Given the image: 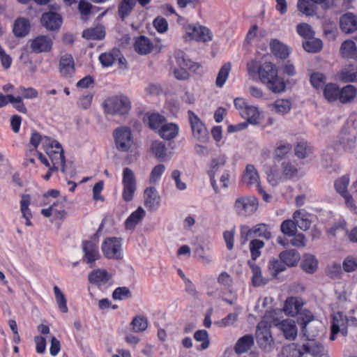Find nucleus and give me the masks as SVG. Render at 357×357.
I'll list each match as a JSON object with an SVG mask.
<instances>
[{
  "instance_id": "obj_1",
  "label": "nucleus",
  "mask_w": 357,
  "mask_h": 357,
  "mask_svg": "<svg viewBox=\"0 0 357 357\" xmlns=\"http://www.w3.org/2000/svg\"><path fill=\"white\" fill-rule=\"evenodd\" d=\"M278 68L271 62H264L258 68L261 82L272 92L278 93L284 91L285 83L278 77Z\"/></svg>"
},
{
  "instance_id": "obj_2",
  "label": "nucleus",
  "mask_w": 357,
  "mask_h": 357,
  "mask_svg": "<svg viewBox=\"0 0 357 357\" xmlns=\"http://www.w3.org/2000/svg\"><path fill=\"white\" fill-rule=\"evenodd\" d=\"M102 106L107 114L124 116L131 109V101L127 96L119 94L107 98Z\"/></svg>"
},
{
  "instance_id": "obj_3",
  "label": "nucleus",
  "mask_w": 357,
  "mask_h": 357,
  "mask_svg": "<svg viewBox=\"0 0 357 357\" xmlns=\"http://www.w3.org/2000/svg\"><path fill=\"white\" fill-rule=\"evenodd\" d=\"M255 338L259 348L270 352L274 347V340L271 332V324L264 319L257 326Z\"/></svg>"
},
{
  "instance_id": "obj_4",
  "label": "nucleus",
  "mask_w": 357,
  "mask_h": 357,
  "mask_svg": "<svg viewBox=\"0 0 357 357\" xmlns=\"http://www.w3.org/2000/svg\"><path fill=\"white\" fill-rule=\"evenodd\" d=\"M116 149L120 152H128L134 146V139L128 127L122 126L113 132Z\"/></svg>"
},
{
  "instance_id": "obj_5",
  "label": "nucleus",
  "mask_w": 357,
  "mask_h": 357,
  "mask_svg": "<svg viewBox=\"0 0 357 357\" xmlns=\"http://www.w3.org/2000/svg\"><path fill=\"white\" fill-rule=\"evenodd\" d=\"M355 321L356 319L353 317L349 318L340 312L334 313L331 321V334L330 340L331 341L335 340L336 335L339 333L343 336H347L348 333V326Z\"/></svg>"
},
{
  "instance_id": "obj_6",
  "label": "nucleus",
  "mask_w": 357,
  "mask_h": 357,
  "mask_svg": "<svg viewBox=\"0 0 357 357\" xmlns=\"http://www.w3.org/2000/svg\"><path fill=\"white\" fill-rule=\"evenodd\" d=\"M188 114L194 139L200 143L208 142V132L203 122L193 112L189 110Z\"/></svg>"
},
{
  "instance_id": "obj_7",
  "label": "nucleus",
  "mask_w": 357,
  "mask_h": 357,
  "mask_svg": "<svg viewBox=\"0 0 357 357\" xmlns=\"http://www.w3.org/2000/svg\"><path fill=\"white\" fill-rule=\"evenodd\" d=\"M104 256L109 259L120 260L123 259L122 243L120 238L109 237L102 245Z\"/></svg>"
},
{
  "instance_id": "obj_8",
  "label": "nucleus",
  "mask_w": 357,
  "mask_h": 357,
  "mask_svg": "<svg viewBox=\"0 0 357 357\" xmlns=\"http://www.w3.org/2000/svg\"><path fill=\"white\" fill-rule=\"evenodd\" d=\"M183 29L186 36L197 42L207 43L213 40L211 31L204 26L187 24Z\"/></svg>"
},
{
  "instance_id": "obj_9",
  "label": "nucleus",
  "mask_w": 357,
  "mask_h": 357,
  "mask_svg": "<svg viewBox=\"0 0 357 357\" xmlns=\"http://www.w3.org/2000/svg\"><path fill=\"white\" fill-rule=\"evenodd\" d=\"M258 208L257 199L254 197H238L234 203V209L241 216L253 214Z\"/></svg>"
},
{
  "instance_id": "obj_10",
  "label": "nucleus",
  "mask_w": 357,
  "mask_h": 357,
  "mask_svg": "<svg viewBox=\"0 0 357 357\" xmlns=\"http://www.w3.org/2000/svg\"><path fill=\"white\" fill-rule=\"evenodd\" d=\"M123 199L125 202H130L137 188L136 178L134 172L128 167L123 171Z\"/></svg>"
},
{
  "instance_id": "obj_11",
  "label": "nucleus",
  "mask_w": 357,
  "mask_h": 357,
  "mask_svg": "<svg viewBox=\"0 0 357 357\" xmlns=\"http://www.w3.org/2000/svg\"><path fill=\"white\" fill-rule=\"evenodd\" d=\"M303 354H308L312 357H326L328 356V349L321 341L310 340L302 346Z\"/></svg>"
},
{
  "instance_id": "obj_12",
  "label": "nucleus",
  "mask_w": 357,
  "mask_h": 357,
  "mask_svg": "<svg viewBox=\"0 0 357 357\" xmlns=\"http://www.w3.org/2000/svg\"><path fill=\"white\" fill-rule=\"evenodd\" d=\"M32 52L35 54L47 53L51 51L53 40L47 36H38L29 41Z\"/></svg>"
},
{
  "instance_id": "obj_13",
  "label": "nucleus",
  "mask_w": 357,
  "mask_h": 357,
  "mask_svg": "<svg viewBox=\"0 0 357 357\" xmlns=\"http://www.w3.org/2000/svg\"><path fill=\"white\" fill-rule=\"evenodd\" d=\"M84 257L83 261L93 267L96 261L100 259L98 243L95 241H89L83 243Z\"/></svg>"
},
{
  "instance_id": "obj_14",
  "label": "nucleus",
  "mask_w": 357,
  "mask_h": 357,
  "mask_svg": "<svg viewBox=\"0 0 357 357\" xmlns=\"http://www.w3.org/2000/svg\"><path fill=\"white\" fill-rule=\"evenodd\" d=\"M112 278V275L105 269L97 268L91 271L88 275L89 282L98 287L108 284Z\"/></svg>"
},
{
  "instance_id": "obj_15",
  "label": "nucleus",
  "mask_w": 357,
  "mask_h": 357,
  "mask_svg": "<svg viewBox=\"0 0 357 357\" xmlns=\"http://www.w3.org/2000/svg\"><path fill=\"white\" fill-rule=\"evenodd\" d=\"M59 70L61 75L64 78H70L75 73V61L73 56L70 54L62 55L59 59Z\"/></svg>"
},
{
  "instance_id": "obj_16",
  "label": "nucleus",
  "mask_w": 357,
  "mask_h": 357,
  "mask_svg": "<svg viewBox=\"0 0 357 357\" xmlns=\"http://www.w3.org/2000/svg\"><path fill=\"white\" fill-rule=\"evenodd\" d=\"M275 326L282 331L283 335L287 340H294L297 336V327L296 323L292 319H284L275 323Z\"/></svg>"
},
{
  "instance_id": "obj_17",
  "label": "nucleus",
  "mask_w": 357,
  "mask_h": 357,
  "mask_svg": "<svg viewBox=\"0 0 357 357\" xmlns=\"http://www.w3.org/2000/svg\"><path fill=\"white\" fill-rule=\"evenodd\" d=\"M42 25L50 31L58 30L62 24L61 16L53 11L45 13L41 17Z\"/></svg>"
},
{
  "instance_id": "obj_18",
  "label": "nucleus",
  "mask_w": 357,
  "mask_h": 357,
  "mask_svg": "<svg viewBox=\"0 0 357 357\" xmlns=\"http://www.w3.org/2000/svg\"><path fill=\"white\" fill-rule=\"evenodd\" d=\"M41 214L47 218L53 216L55 220H63L66 214L63 202L52 203L48 208L42 209Z\"/></svg>"
},
{
  "instance_id": "obj_19",
  "label": "nucleus",
  "mask_w": 357,
  "mask_h": 357,
  "mask_svg": "<svg viewBox=\"0 0 357 357\" xmlns=\"http://www.w3.org/2000/svg\"><path fill=\"white\" fill-rule=\"evenodd\" d=\"M160 205V196L154 187H149L144 190V206L149 211L156 210Z\"/></svg>"
},
{
  "instance_id": "obj_20",
  "label": "nucleus",
  "mask_w": 357,
  "mask_h": 357,
  "mask_svg": "<svg viewBox=\"0 0 357 357\" xmlns=\"http://www.w3.org/2000/svg\"><path fill=\"white\" fill-rule=\"evenodd\" d=\"M50 158L53 167L50 168V171L57 170L61 167V171L63 173H66L65 157L63 150L61 146L60 149H55L51 154H47Z\"/></svg>"
},
{
  "instance_id": "obj_21",
  "label": "nucleus",
  "mask_w": 357,
  "mask_h": 357,
  "mask_svg": "<svg viewBox=\"0 0 357 357\" xmlns=\"http://www.w3.org/2000/svg\"><path fill=\"white\" fill-rule=\"evenodd\" d=\"M303 305V302L301 298L289 297L284 302L283 310L287 315L294 317L297 315Z\"/></svg>"
},
{
  "instance_id": "obj_22",
  "label": "nucleus",
  "mask_w": 357,
  "mask_h": 357,
  "mask_svg": "<svg viewBox=\"0 0 357 357\" xmlns=\"http://www.w3.org/2000/svg\"><path fill=\"white\" fill-rule=\"evenodd\" d=\"M146 215V212L142 207L139 206L132 212L125 221L124 225L126 230L133 231L135 227L139 225Z\"/></svg>"
},
{
  "instance_id": "obj_23",
  "label": "nucleus",
  "mask_w": 357,
  "mask_h": 357,
  "mask_svg": "<svg viewBox=\"0 0 357 357\" xmlns=\"http://www.w3.org/2000/svg\"><path fill=\"white\" fill-rule=\"evenodd\" d=\"M338 142L345 150H351L356 144L355 132L344 129L338 136Z\"/></svg>"
},
{
  "instance_id": "obj_24",
  "label": "nucleus",
  "mask_w": 357,
  "mask_h": 357,
  "mask_svg": "<svg viewBox=\"0 0 357 357\" xmlns=\"http://www.w3.org/2000/svg\"><path fill=\"white\" fill-rule=\"evenodd\" d=\"M340 27L342 30L350 33L357 29V17L352 13H346L340 18Z\"/></svg>"
},
{
  "instance_id": "obj_25",
  "label": "nucleus",
  "mask_w": 357,
  "mask_h": 357,
  "mask_svg": "<svg viewBox=\"0 0 357 357\" xmlns=\"http://www.w3.org/2000/svg\"><path fill=\"white\" fill-rule=\"evenodd\" d=\"M279 257L284 265L289 267L296 266L301 259L299 252L294 249H290L280 252Z\"/></svg>"
},
{
  "instance_id": "obj_26",
  "label": "nucleus",
  "mask_w": 357,
  "mask_h": 357,
  "mask_svg": "<svg viewBox=\"0 0 357 357\" xmlns=\"http://www.w3.org/2000/svg\"><path fill=\"white\" fill-rule=\"evenodd\" d=\"M179 127L174 123H165L158 130V133L161 138L165 140L174 139L178 134Z\"/></svg>"
},
{
  "instance_id": "obj_27",
  "label": "nucleus",
  "mask_w": 357,
  "mask_h": 357,
  "mask_svg": "<svg viewBox=\"0 0 357 357\" xmlns=\"http://www.w3.org/2000/svg\"><path fill=\"white\" fill-rule=\"evenodd\" d=\"M340 53L342 58L357 60V47L351 40H346L342 43Z\"/></svg>"
},
{
  "instance_id": "obj_28",
  "label": "nucleus",
  "mask_w": 357,
  "mask_h": 357,
  "mask_svg": "<svg viewBox=\"0 0 357 357\" xmlns=\"http://www.w3.org/2000/svg\"><path fill=\"white\" fill-rule=\"evenodd\" d=\"M293 219L296 222V227H299L303 231L310 229L311 221L309 219V215L303 210H298L293 214Z\"/></svg>"
},
{
  "instance_id": "obj_29",
  "label": "nucleus",
  "mask_w": 357,
  "mask_h": 357,
  "mask_svg": "<svg viewBox=\"0 0 357 357\" xmlns=\"http://www.w3.org/2000/svg\"><path fill=\"white\" fill-rule=\"evenodd\" d=\"M254 344V338L252 335H245L236 342L234 350L238 354L246 353Z\"/></svg>"
},
{
  "instance_id": "obj_30",
  "label": "nucleus",
  "mask_w": 357,
  "mask_h": 357,
  "mask_svg": "<svg viewBox=\"0 0 357 357\" xmlns=\"http://www.w3.org/2000/svg\"><path fill=\"white\" fill-rule=\"evenodd\" d=\"M241 116L247 120V121L253 125L260 123L261 116L258 109L256 107L248 105L241 112Z\"/></svg>"
},
{
  "instance_id": "obj_31",
  "label": "nucleus",
  "mask_w": 357,
  "mask_h": 357,
  "mask_svg": "<svg viewBox=\"0 0 357 357\" xmlns=\"http://www.w3.org/2000/svg\"><path fill=\"white\" fill-rule=\"evenodd\" d=\"M272 53L280 59H286L289 52L288 47L277 39H273L270 43Z\"/></svg>"
},
{
  "instance_id": "obj_32",
  "label": "nucleus",
  "mask_w": 357,
  "mask_h": 357,
  "mask_svg": "<svg viewBox=\"0 0 357 357\" xmlns=\"http://www.w3.org/2000/svg\"><path fill=\"white\" fill-rule=\"evenodd\" d=\"M243 182L248 185L259 184V176L257 171L253 165L249 164L246 166L243 176Z\"/></svg>"
},
{
  "instance_id": "obj_33",
  "label": "nucleus",
  "mask_w": 357,
  "mask_h": 357,
  "mask_svg": "<svg viewBox=\"0 0 357 357\" xmlns=\"http://www.w3.org/2000/svg\"><path fill=\"white\" fill-rule=\"evenodd\" d=\"M302 269L307 273H314L318 266V261L314 255L305 254L301 263Z\"/></svg>"
},
{
  "instance_id": "obj_34",
  "label": "nucleus",
  "mask_w": 357,
  "mask_h": 357,
  "mask_svg": "<svg viewBox=\"0 0 357 357\" xmlns=\"http://www.w3.org/2000/svg\"><path fill=\"white\" fill-rule=\"evenodd\" d=\"M272 111L284 115L289 113L291 109V102L287 99H278L270 105Z\"/></svg>"
},
{
  "instance_id": "obj_35",
  "label": "nucleus",
  "mask_w": 357,
  "mask_h": 357,
  "mask_svg": "<svg viewBox=\"0 0 357 357\" xmlns=\"http://www.w3.org/2000/svg\"><path fill=\"white\" fill-rule=\"evenodd\" d=\"M226 161L227 158L225 155H220L211 160V174L210 175V177L211 185L215 192H218V186L214 178V174L219 167H222L226 164Z\"/></svg>"
},
{
  "instance_id": "obj_36",
  "label": "nucleus",
  "mask_w": 357,
  "mask_h": 357,
  "mask_svg": "<svg viewBox=\"0 0 357 357\" xmlns=\"http://www.w3.org/2000/svg\"><path fill=\"white\" fill-rule=\"evenodd\" d=\"M135 6L136 0H121L118 7L120 18L124 20L131 13Z\"/></svg>"
},
{
  "instance_id": "obj_37",
  "label": "nucleus",
  "mask_w": 357,
  "mask_h": 357,
  "mask_svg": "<svg viewBox=\"0 0 357 357\" xmlns=\"http://www.w3.org/2000/svg\"><path fill=\"white\" fill-rule=\"evenodd\" d=\"M153 48V44L145 36H140L135 43V49L140 54H149Z\"/></svg>"
},
{
  "instance_id": "obj_38",
  "label": "nucleus",
  "mask_w": 357,
  "mask_h": 357,
  "mask_svg": "<svg viewBox=\"0 0 357 357\" xmlns=\"http://www.w3.org/2000/svg\"><path fill=\"white\" fill-rule=\"evenodd\" d=\"M29 28L30 24L28 20L19 18L15 22L13 32L17 37H24L29 33Z\"/></svg>"
},
{
  "instance_id": "obj_39",
  "label": "nucleus",
  "mask_w": 357,
  "mask_h": 357,
  "mask_svg": "<svg viewBox=\"0 0 357 357\" xmlns=\"http://www.w3.org/2000/svg\"><path fill=\"white\" fill-rule=\"evenodd\" d=\"M105 35V29L100 25L84 30L82 33V36L87 40H102Z\"/></svg>"
},
{
  "instance_id": "obj_40",
  "label": "nucleus",
  "mask_w": 357,
  "mask_h": 357,
  "mask_svg": "<svg viewBox=\"0 0 357 357\" xmlns=\"http://www.w3.org/2000/svg\"><path fill=\"white\" fill-rule=\"evenodd\" d=\"M303 355L301 350L296 344H290L282 347L278 357H302Z\"/></svg>"
},
{
  "instance_id": "obj_41",
  "label": "nucleus",
  "mask_w": 357,
  "mask_h": 357,
  "mask_svg": "<svg viewBox=\"0 0 357 357\" xmlns=\"http://www.w3.org/2000/svg\"><path fill=\"white\" fill-rule=\"evenodd\" d=\"M291 149L292 146L290 143L286 141H280L277 143L274 150V158L276 160H281L290 153Z\"/></svg>"
},
{
  "instance_id": "obj_42",
  "label": "nucleus",
  "mask_w": 357,
  "mask_h": 357,
  "mask_svg": "<svg viewBox=\"0 0 357 357\" xmlns=\"http://www.w3.org/2000/svg\"><path fill=\"white\" fill-rule=\"evenodd\" d=\"M194 254L204 265H209L213 261L212 256L209 252L208 248L206 249L202 245L197 246L194 250Z\"/></svg>"
},
{
  "instance_id": "obj_43",
  "label": "nucleus",
  "mask_w": 357,
  "mask_h": 357,
  "mask_svg": "<svg viewBox=\"0 0 357 357\" xmlns=\"http://www.w3.org/2000/svg\"><path fill=\"white\" fill-rule=\"evenodd\" d=\"M319 326H321L320 323H312L302 326V332L306 337L307 341L316 340L315 338L319 336Z\"/></svg>"
},
{
  "instance_id": "obj_44",
  "label": "nucleus",
  "mask_w": 357,
  "mask_h": 357,
  "mask_svg": "<svg viewBox=\"0 0 357 357\" xmlns=\"http://www.w3.org/2000/svg\"><path fill=\"white\" fill-rule=\"evenodd\" d=\"M120 56L118 49H113L111 52L102 53L99 56L101 64L105 67L111 66Z\"/></svg>"
},
{
  "instance_id": "obj_45",
  "label": "nucleus",
  "mask_w": 357,
  "mask_h": 357,
  "mask_svg": "<svg viewBox=\"0 0 357 357\" xmlns=\"http://www.w3.org/2000/svg\"><path fill=\"white\" fill-rule=\"evenodd\" d=\"M147 123L149 125V127L153 130H158L164 125V123L166 121L165 118L158 114V113H153L151 114L147 115Z\"/></svg>"
},
{
  "instance_id": "obj_46",
  "label": "nucleus",
  "mask_w": 357,
  "mask_h": 357,
  "mask_svg": "<svg viewBox=\"0 0 357 357\" xmlns=\"http://www.w3.org/2000/svg\"><path fill=\"white\" fill-rule=\"evenodd\" d=\"M339 100L342 103L351 101L356 96V89L352 85H347L340 90Z\"/></svg>"
},
{
  "instance_id": "obj_47",
  "label": "nucleus",
  "mask_w": 357,
  "mask_h": 357,
  "mask_svg": "<svg viewBox=\"0 0 357 357\" xmlns=\"http://www.w3.org/2000/svg\"><path fill=\"white\" fill-rule=\"evenodd\" d=\"M282 175L286 179H291L298 174L296 165L289 160H284L281 164Z\"/></svg>"
},
{
  "instance_id": "obj_48",
  "label": "nucleus",
  "mask_w": 357,
  "mask_h": 357,
  "mask_svg": "<svg viewBox=\"0 0 357 357\" xmlns=\"http://www.w3.org/2000/svg\"><path fill=\"white\" fill-rule=\"evenodd\" d=\"M340 89L335 84H328L324 89V96L329 102L339 99Z\"/></svg>"
},
{
  "instance_id": "obj_49",
  "label": "nucleus",
  "mask_w": 357,
  "mask_h": 357,
  "mask_svg": "<svg viewBox=\"0 0 357 357\" xmlns=\"http://www.w3.org/2000/svg\"><path fill=\"white\" fill-rule=\"evenodd\" d=\"M53 290L59 309L63 313H67L68 308L67 307V300L65 295L57 286H54Z\"/></svg>"
},
{
  "instance_id": "obj_50",
  "label": "nucleus",
  "mask_w": 357,
  "mask_h": 357,
  "mask_svg": "<svg viewBox=\"0 0 357 357\" xmlns=\"http://www.w3.org/2000/svg\"><path fill=\"white\" fill-rule=\"evenodd\" d=\"M231 63L229 62L224 64L218 73V76L215 80V84L218 87H222L225 84L227 77L229 76V73L231 70Z\"/></svg>"
},
{
  "instance_id": "obj_51",
  "label": "nucleus",
  "mask_w": 357,
  "mask_h": 357,
  "mask_svg": "<svg viewBox=\"0 0 357 357\" xmlns=\"http://www.w3.org/2000/svg\"><path fill=\"white\" fill-rule=\"evenodd\" d=\"M248 264L252 272V283L254 286H261L265 284V281L261 276V271L259 266L254 261H249Z\"/></svg>"
},
{
  "instance_id": "obj_52",
  "label": "nucleus",
  "mask_w": 357,
  "mask_h": 357,
  "mask_svg": "<svg viewBox=\"0 0 357 357\" xmlns=\"http://www.w3.org/2000/svg\"><path fill=\"white\" fill-rule=\"evenodd\" d=\"M268 269L270 274L275 278L280 273L285 271L286 266L280 259H273L268 262Z\"/></svg>"
},
{
  "instance_id": "obj_53",
  "label": "nucleus",
  "mask_w": 357,
  "mask_h": 357,
  "mask_svg": "<svg viewBox=\"0 0 357 357\" xmlns=\"http://www.w3.org/2000/svg\"><path fill=\"white\" fill-rule=\"evenodd\" d=\"M264 243L259 239H254L250 242L251 261H255L261 255V250L264 247Z\"/></svg>"
},
{
  "instance_id": "obj_54",
  "label": "nucleus",
  "mask_w": 357,
  "mask_h": 357,
  "mask_svg": "<svg viewBox=\"0 0 357 357\" xmlns=\"http://www.w3.org/2000/svg\"><path fill=\"white\" fill-rule=\"evenodd\" d=\"M304 50L310 53L319 52L322 48V42L317 38H312L303 43Z\"/></svg>"
},
{
  "instance_id": "obj_55",
  "label": "nucleus",
  "mask_w": 357,
  "mask_h": 357,
  "mask_svg": "<svg viewBox=\"0 0 357 357\" xmlns=\"http://www.w3.org/2000/svg\"><path fill=\"white\" fill-rule=\"evenodd\" d=\"M297 8L300 12L306 15H313L315 13V6L311 0H298Z\"/></svg>"
},
{
  "instance_id": "obj_56",
  "label": "nucleus",
  "mask_w": 357,
  "mask_h": 357,
  "mask_svg": "<svg viewBox=\"0 0 357 357\" xmlns=\"http://www.w3.org/2000/svg\"><path fill=\"white\" fill-rule=\"evenodd\" d=\"M266 174L268 183L273 186L277 185L280 182L282 181L284 177L282 172L281 173L275 167H271L268 171L266 172Z\"/></svg>"
},
{
  "instance_id": "obj_57",
  "label": "nucleus",
  "mask_w": 357,
  "mask_h": 357,
  "mask_svg": "<svg viewBox=\"0 0 357 357\" xmlns=\"http://www.w3.org/2000/svg\"><path fill=\"white\" fill-rule=\"evenodd\" d=\"M280 231L286 236H293L297 231L295 221L294 220H284L280 225Z\"/></svg>"
},
{
  "instance_id": "obj_58",
  "label": "nucleus",
  "mask_w": 357,
  "mask_h": 357,
  "mask_svg": "<svg viewBox=\"0 0 357 357\" xmlns=\"http://www.w3.org/2000/svg\"><path fill=\"white\" fill-rule=\"evenodd\" d=\"M349 184V178L347 176H343L337 178L334 183L335 190L342 197L348 194L347 187Z\"/></svg>"
},
{
  "instance_id": "obj_59",
  "label": "nucleus",
  "mask_w": 357,
  "mask_h": 357,
  "mask_svg": "<svg viewBox=\"0 0 357 357\" xmlns=\"http://www.w3.org/2000/svg\"><path fill=\"white\" fill-rule=\"evenodd\" d=\"M151 149L155 158L164 160L167 156L165 145L160 141H155L151 144Z\"/></svg>"
},
{
  "instance_id": "obj_60",
  "label": "nucleus",
  "mask_w": 357,
  "mask_h": 357,
  "mask_svg": "<svg viewBox=\"0 0 357 357\" xmlns=\"http://www.w3.org/2000/svg\"><path fill=\"white\" fill-rule=\"evenodd\" d=\"M133 332L140 333L144 331L148 326L147 319L143 317L137 316L130 323Z\"/></svg>"
},
{
  "instance_id": "obj_61",
  "label": "nucleus",
  "mask_w": 357,
  "mask_h": 357,
  "mask_svg": "<svg viewBox=\"0 0 357 357\" xmlns=\"http://www.w3.org/2000/svg\"><path fill=\"white\" fill-rule=\"evenodd\" d=\"M194 338L197 342H202L200 345L201 350H205L209 347L208 333L205 330L197 331L194 334Z\"/></svg>"
},
{
  "instance_id": "obj_62",
  "label": "nucleus",
  "mask_w": 357,
  "mask_h": 357,
  "mask_svg": "<svg viewBox=\"0 0 357 357\" xmlns=\"http://www.w3.org/2000/svg\"><path fill=\"white\" fill-rule=\"evenodd\" d=\"M340 79L344 82H353L357 80V71L353 68L343 69L340 74Z\"/></svg>"
},
{
  "instance_id": "obj_63",
  "label": "nucleus",
  "mask_w": 357,
  "mask_h": 357,
  "mask_svg": "<svg viewBox=\"0 0 357 357\" xmlns=\"http://www.w3.org/2000/svg\"><path fill=\"white\" fill-rule=\"evenodd\" d=\"M41 144L47 154H51L54 149H60L61 146L57 141L46 136L43 137Z\"/></svg>"
},
{
  "instance_id": "obj_64",
  "label": "nucleus",
  "mask_w": 357,
  "mask_h": 357,
  "mask_svg": "<svg viewBox=\"0 0 357 357\" xmlns=\"http://www.w3.org/2000/svg\"><path fill=\"white\" fill-rule=\"evenodd\" d=\"M295 155L298 158L303 159L309 155L311 150L306 142H300L295 147Z\"/></svg>"
}]
</instances>
